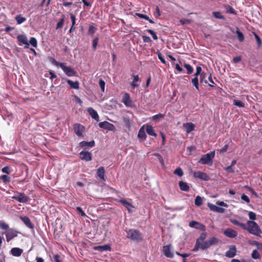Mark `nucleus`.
<instances>
[{
	"instance_id": "59",
	"label": "nucleus",
	"mask_w": 262,
	"mask_h": 262,
	"mask_svg": "<svg viewBox=\"0 0 262 262\" xmlns=\"http://www.w3.org/2000/svg\"><path fill=\"white\" fill-rule=\"evenodd\" d=\"M76 210L79 213H80L81 215L82 216H83V217H85V216H86V214L85 213V212L83 211L82 209L80 207H77L76 208Z\"/></svg>"
},
{
	"instance_id": "42",
	"label": "nucleus",
	"mask_w": 262,
	"mask_h": 262,
	"mask_svg": "<svg viewBox=\"0 0 262 262\" xmlns=\"http://www.w3.org/2000/svg\"><path fill=\"white\" fill-rule=\"evenodd\" d=\"M212 14H213V15L214 16V17L216 18L222 19H224V16L223 15H222V14L220 12H219V11L213 12L212 13Z\"/></svg>"
},
{
	"instance_id": "48",
	"label": "nucleus",
	"mask_w": 262,
	"mask_h": 262,
	"mask_svg": "<svg viewBox=\"0 0 262 262\" xmlns=\"http://www.w3.org/2000/svg\"><path fill=\"white\" fill-rule=\"evenodd\" d=\"M206 75L204 72H202L201 75H200V82L201 83H204L205 84L208 83L207 80L206 79Z\"/></svg>"
},
{
	"instance_id": "2",
	"label": "nucleus",
	"mask_w": 262,
	"mask_h": 262,
	"mask_svg": "<svg viewBox=\"0 0 262 262\" xmlns=\"http://www.w3.org/2000/svg\"><path fill=\"white\" fill-rule=\"evenodd\" d=\"M127 237L133 241H140L142 240V233L136 229H129L127 232Z\"/></svg>"
},
{
	"instance_id": "38",
	"label": "nucleus",
	"mask_w": 262,
	"mask_h": 262,
	"mask_svg": "<svg viewBox=\"0 0 262 262\" xmlns=\"http://www.w3.org/2000/svg\"><path fill=\"white\" fill-rule=\"evenodd\" d=\"M210 246L219 243V240L215 237H212L208 240Z\"/></svg>"
},
{
	"instance_id": "5",
	"label": "nucleus",
	"mask_w": 262,
	"mask_h": 262,
	"mask_svg": "<svg viewBox=\"0 0 262 262\" xmlns=\"http://www.w3.org/2000/svg\"><path fill=\"white\" fill-rule=\"evenodd\" d=\"M193 176L195 179H200L203 181H208L209 177L205 172L201 171H193L192 172Z\"/></svg>"
},
{
	"instance_id": "51",
	"label": "nucleus",
	"mask_w": 262,
	"mask_h": 262,
	"mask_svg": "<svg viewBox=\"0 0 262 262\" xmlns=\"http://www.w3.org/2000/svg\"><path fill=\"white\" fill-rule=\"evenodd\" d=\"M164 117V114H157V115H154V116H152V119L154 121H157L158 120L163 118Z\"/></svg>"
},
{
	"instance_id": "41",
	"label": "nucleus",
	"mask_w": 262,
	"mask_h": 262,
	"mask_svg": "<svg viewBox=\"0 0 262 262\" xmlns=\"http://www.w3.org/2000/svg\"><path fill=\"white\" fill-rule=\"evenodd\" d=\"M81 1L84 4V7L85 6L91 7L93 3V0H82Z\"/></svg>"
},
{
	"instance_id": "35",
	"label": "nucleus",
	"mask_w": 262,
	"mask_h": 262,
	"mask_svg": "<svg viewBox=\"0 0 262 262\" xmlns=\"http://www.w3.org/2000/svg\"><path fill=\"white\" fill-rule=\"evenodd\" d=\"M226 12L228 13H231L234 15H236V12L235 10L230 6H226Z\"/></svg>"
},
{
	"instance_id": "56",
	"label": "nucleus",
	"mask_w": 262,
	"mask_h": 262,
	"mask_svg": "<svg viewBox=\"0 0 262 262\" xmlns=\"http://www.w3.org/2000/svg\"><path fill=\"white\" fill-rule=\"evenodd\" d=\"M99 85L102 90V92H104L105 89V82L102 79H100L99 81Z\"/></svg>"
},
{
	"instance_id": "11",
	"label": "nucleus",
	"mask_w": 262,
	"mask_h": 262,
	"mask_svg": "<svg viewBox=\"0 0 262 262\" xmlns=\"http://www.w3.org/2000/svg\"><path fill=\"white\" fill-rule=\"evenodd\" d=\"M18 232L12 229H8L5 233L6 241L9 242L13 238L17 236Z\"/></svg>"
},
{
	"instance_id": "47",
	"label": "nucleus",
	"mask_w": 262,
	"mask_h": 262,
	"mask_svg": "<svg viewBox=\"0 0 262 262\" xmlns=\"http://www.w3.org/2000/svg\"><path fill=\"white\" fill-rule=\"evenodd\" d=\"M260 257L259 252L257 250H254L252 253V257L254 259H258Z\"/></svg>"
},
{
	"instance_id": "53",
	"label": "nucleus",
	"mask_w": 262,
	"mask_h": 262,
	"mask_svg": "<svg viewBox=\"0 0 262 262\" xmlns=\"http://www.w3.org/2000/svg\"><path fill=\"white\" fill-rule=\"evenodd\" d=\"M99 38L98 37H96L93 40L92 47L94 50H96Z\"/></svg>"
},
{
	"instance_id": "62",
	"label": "nucleus",
	"mask_w": 262,
	"mask_h": 262,
	"mask_svg": "<svg viewBox=\"0 0 262 262\" xmlns=\"http://www.w3.org/2000/svg\"><path fill=\"white\" fill-rule=\"evenodd\" d=\"M143 41L144 42H151L152 40H151L149 36L143 35L142 36Z\"/></svg>"
},
{
	"instance_id": "6",
	"label": "nucleus",
	"mask_w": 262,
	"mask_h": 262,
	"mask_svg": "<svg viewBox=\"0 0 262 262\" xmlns=\"http://www.w3.org/2000/svg\"><path fill=\"white\" fill-rule=\"evenodd\" d=\"M99 127L114 132L116 130L115 125L107 121L101 122L99 123Z\"/></svg>"
},
{
	"instance_id": "39",
	"label": "nucleus",
	"mask_w": 262,
	"mask_h": 262,
	"mask_svg": "<svg viewBox=\"0 0 262 262\" xmlns=\"http://www.w3.org/2000/svg\"><path fill=\"white\" fill-rule=\"evenodd\" d=\"M194 204L196 206H200L202 204V198L198 195L195 199Z\"/></svg>"
},
{
	"instance_id": "33",
	"label": "nucleus",
	"mask_w": 262,
	"mask_h": 262,
	"mask_svg": "<svg viewBox=\"0 0 262 262\" xmlns=\"http://www.w3.org/2000/svg\"><path fill=\"white\" fill-rule=\"evenodd\" d=\"M191 83L193 85L195 88V89L199 91V79L198 77H194L191 80Z\"/></svg>"
},
{
	"instance_id": "30",
	"label": "nucleus",
	"mask_w": 262,
	"mask_h": 262,
	"mask_svg": "<svg viewBox=\"0 0 262 262\" xmlns=\"http://www.w3.org/2000/svg\"><path fill=\"white\" fill-rule=\"evenodd\" d=\"M132 76L133 77V80L131 83V86L135 89L139 86L137 82L139 81V77L138 75H132Z\"/></svg>"
},
{
	"instance_id": "25",
	"label": "nucleus",
	"mask_w": 262,
	"mask_h": 262,
	"mask_svg": "<svg viewBox=\"0 0 262 262\" xmlns=\"http://www.w3.org/2000/svg\"><path fill=\"white\" fill-rule=\"evenodd\" d=\"M23 252V249L19 248H13L11 250L12 255L16 257L20 256Z\"/></svg>"
},
{
	"instance_id": "29",
	"label": "nucleus",
	"mask_w": 262,
	"mask_h": 262,
	"mask_svg": "<svg viewBox=\"0 0 262 262\" xmlns=\"http://www.w3.org/2000/svg\"><path fill=\"white\" fill-rule=\"evenodd\" d=\"M131 101L129 94L128 93H125L122 98V102L126 106H129Z\"/></svg>"
},
{
	"instance_id": "13",
	"label": "nucleus",
	"mask_w": 262,
	"mask_h": 262,
	"mask_svg": "<svg viewBox=\"0 0 262 262\" xmlns=\"http://www.w3.org/2000/svg\"><path fill=\"white\" fill-rule=\"evenodd\" d=\"M118 202L123 205L124 207H125L129 213H132L133 212L132 208H134V207L131 203L128 202L126 200L123 198H121L118 201Z\"/></svg>"
},
{
	"instance_id": "49",
	"label": "nucleus",
	"mask_w": 262,
	"mask_h": 262,
	"mask_svg": "<svg viewBox=\"0 0 262 262\" xmlns=\"http://www.w3.org/2000/svg\"><path fill=\"white\" fill-rule=\"evenodd\" d=\"M49 60L50 61V62L53 64L54 65L57 66V67H59L60 66V64H62V62H59L58 61H57L55 58H54L53 57H50L49 58Z\"/></svg>"
},
{
	"instance_id": "16",
	"label": "nucleus",
	"mask_w": 262,
	"mask_h": 262,
	"mask_svg": "<svg viewBox=\"0 0 262 262\" xmlns=\"http://www.w3.org/2000/svg\"><path fill=\"white\" fill-rule=\"evenodd\" d=\"M236 248L235 246H231L229 249L226 251L225 256L228 258H232L236 255Z\"/></svg>"
},
{
	"instance_id": "28",
	"label": "nucleus",
	"mask_w": 262,
	"mask_h": 262,
	"mask_svg": "<svg viewBox=\"0 0 262 262\" xmlns=\"http://www.w3.org/2000/svg\"><path fill=\"white\" fill-rule=\"evenodd\" d=\"M184 127L186 128V132L189 133L194 129L195 125L192 123L189 122L184 124Z\"/></svg>"
},
{
	"instance_id": "19",
	"label": "nucleus",
	"mask_w": 262,
	"mask_h": 262,
	"mask_svg": "<svg viewBox=\"0 0 262 262\" xmlns=\"http://www.w3.org/2000/svg\"><path fill=\"white\" fill-rule=\"evenodd\" d=\"M163 253L167 257L172 258L173 254L170 251V245H166L163 247Z\"/></svg>"
},
{
	"instance_id": "18",
	"label": "nucleus",
	"mask_w": 262,
	"mask_h": 262,
	"mask_svg": "<svg viewBox=\"0 0 262 262\" xmlns=\"http://www.w3.org/2000/svg\"><path fill=\"white\" fill-rule=\"evenodd\" d=\"M224 234L227 237L230 238L235 237L237 235V232L231 228H228L223 232Z\"/></svg>"
},
{
	"instance_id": "8",
	"label": "nucleus",
	"mask_w": 262,
	"mask_h": 262,
	"mask_svg": "<svg viewBox=\"0 0 262 262\" xmlns=\"http://www.w3.org/2000/svg\"><path fill=\"white\" fill-rule=\"evenodd\" d=\"M79 158L86 162H89L92 159V154L88 151H82L79 153Z\"/></svg>"
},
{
	"instance_id": "54",
	"label": "nucleus",
	"mask_w": 262,
	"mask_h": 262,
	"mask_svg": "<svg viewBox=\"0 0 262 262\" xmlns=\"http://www.w3.org/2000/svg\"><path fill=\"white\" fill-rule=\"evenodd\" d=\"M147 32L149 33L152 37L154 40H157L158 39V37L156 34V33L152 30L148 29L147 30Z\"/></svg>"
},
{
	"instance_id": "24",
	"label": "nucleus",
	"mask_w": 262,
	"mask_h": 262,
	"mask_svg": "<svg viewBox=\"0 0 262 262\" xmlns=\"http://www.w3.org/2000/svg\"><path fill=\"white\" fill-rule=\"evenodd\" d=\"M146 132L147 134L149 136L156 137L157 135V134L155 133V131L153 127L150 125H146Z\"/></svg>"
},
{
	"instance_id": "23",
	"label": "nucleus",
	"mask_w": 262,
	"mask_h": 262,
	"mask_svg": "<svg viewBox=\"0 0 262 262\" xmlns=\"http://www.w3.org/2000/svg\"><path fill=\"white\" fill-rule=\"evenodd\" d=\"M88 112L94 119L97 121L99 120V115L95 110L92 107H89L88 108Z\"/></svg>"
},
{
	"instance_id": "63",
	"label": "nucleus",
	"mask_w": 262,
	"mask_h": 262,
	"mask_svg": "<svg viewBox=\"0 0 262 262\" xmlns=\"http://www.w3.org/2000/svg\"><path fill=\"white\" fill-rule=\"evenodd\" d=\"M241 199L242 200L245 201L247 203H249L250 202V199H249V197L245 194H243L242 195Z\"/></svg>"
},
{
	"instance_id": "15",
	"label": "nucleus",
	"mask_w": 262,
	"mask_h": 262,
	"mask_svg": "<svg viewBox=\"0 0 262 262\" xmlns=\"http://www.w3.org/2000/svg\"><path fill=\"white\" fill-rule=\"evenodd\" d=\"M95 143L94 140L90 142L83 141L79 143V146L84 149H89L95 146Z\"/></svg>"
},
{
	"instance_id": "31",
	"label": "nucleus",
	"mask_w": 262,
	"mask_h": 262,
	"mask_svg": "<svg viewBox=\"0 0 262 262\" xmlns=\"http://www.w3.org/2000/svg\"><path fill=\"white\" fill-rule=\"evenodd\" d=\"M138 137L139 139H141L143 140H145L146 138V135L145 134V132L144 130V126L141 127L139 129L138 134Z\"/></svg>"
},
{
	"instance_id": "9",
	"label": "nucleus",
	"mask_w": 262,
	"mask_h": 262,
	"mask_svg": "<svg viewBox=\"0 0 262 262\" xmlns=\"http://www.w3.org/2000/svg\"><path fill=\"white\" fill-rule=\"evenodd\" d=\"M12 198L20 203H27L29 200V197L26 196L24 193H18V195L13 196Z\"/></svg>"
},
{
	"instance_id": "4",
	"label": "nucleus",
	"mask_w": 262,
	"mask_h": 262,
	"mask_svg": "<svg viewBox=\"0 0 262 262\" xmlns=\"http://www.w3.org/2000/svg\"><path fill=\"white\" fill-rule=\"evenodd\" d=\"M60 67L63 71L64 73L68 76H75L76 72L71 67L66 66L64 63L60 64Z\"/></svg>"
},
{
	"instance_id": "40",
	"label": "nucleus",
	"mask_w": 262,
	"mask_h": 262,
	"mask_svg": "<svg viewBox=\"0 0 262 262\" xmlns=\"http://www.w3.org/2000/svg\"><path fill=\"white\" fill-rule=\"evenodd\" d=\"M233 102L234 105L237 106L239 107H243L245 106L244 103H243V102H242L240 100L234 99V100H233Z\"/></svg>"
},
{
	"instance_id": "57",
	"label": "nucleus",
	"mask_w": 262,
	"mask_h": 262,
	"mask_svg": "<svg viewBox=\"0 0 262 262\" xmlns=\"http://www.w3.org/2000/svg\"><path fill=\"white\" fill-rule=\"evenodd\" d=\"M10 167L9 166H6L2 169V171L3 173L9 174L10 173Z\"/></svg>"
},
{
	"instance_id": "46",
	"label": "nucleus",
	"mask_w": 262,
	"mask_h": 262,
	"mask_svg": "<svg viewBox=\"0 0 262 262\" xmlns=\"http://www.w3.org/2000/svg\"><path fill=\"white\" fill-rule=\"evenodd\" d=\"M96 30L97 28L95 27L92 25H90L88 30V33L91 35H93Z\"/></svg>"
},
{
	"instance_id": "52",
	"label": "nucleus",
	"mask_w": 262,
	"mask_h": 262,
	"mask_svg": "<svg viewBox=\"0 0 262 262\" xmlns=\"http://www.w3.org/2000/svg\"><path fill=\"white\" fill-rule=\"evenodd\" d=\"M0 228L3 230H7L9 226L3 221H0Z\"/></svg>"
},
{
	"instance_id": "21",
	"label": "nucleus",
	"mask_w": 262,
	"mask_h": 262,
	"mask_svg": "<svg viewBox=\"0 0 262 262\" xmlns=\"http://www.w3.org/2000/svg\"><path fill=\"white\" fill-rule=\"evenodd\" d=\"M95 250H97L100 252L111 251L112 248L110 245H104L103 246H96L94 248Z\"/></svg>"
},
{
	"instance_id": "17",
	"label": "nucleus",
	"mask_w": 262,
	"mask_h": 262,
	"mask_svg": "<svg viewBox=\"0 0 262 262\" xmlns=\"http://www.w3.org/2000/svg\"><path fill=\"white\" fill-rule=\"evenodd\" d=\"M20 219L28 228L31 229H34V225L28 216H20Z\"/></svg>"
},
{
	"instance_id": "45",
	"label": "nucleus",
	"mask_w": 262,
	"mask_h": 262,
	"mask_svg": "<svg viewBox=\"0 0 262 262\" xmlns=\"http://www.w3.org/2000/svg\"><path fill=\"white\" fill-rule=\"evenodd\" d=\"M64 16L62 17V18H61L59 21L57 23L56 25V29L61 28L63 25L64 21Z\"/></svg>"
},
{
	"instance_id": "50",
	"label": "nucleus",
	"mask_w": 262,
	"mask_h": 262,
	"mask_svg": "<svg viewBox=\"0 0 262 262\" xmlns=\"http://www.w3.org/2000/svg\"><path fill=\"white\" fill-rule=\"evenodd\" d=\"M30 44L33 47H37V41L35 37H31L30 41H29Z\"/></svg>"
},
{
	"instance_id": "58",
	"label": "nucleus",
	"mask_w": 262,
	"mask_h": 262,
	"mask_svg": "<svg viewBox=\"0 0 262 262\" xmlns=\"http://www.w3.org/2000/svg\"><path fill=\"white\" fill-rule=\"evenodd\" d=\"M248 216L249 219L253 221L256 220V214L252 211H250L249 212Z\"/></svg>"
},
{
	"instance_id": "22",
	"label": "nucleus",
	"mask_w": 262,
	"mask_h": 262,
	"mask_svg": "<svg viewBox=\"0 0 262 262\" xmlns=\"http://www.w3.org/2000/svg\"><path fill=\"white\" fill-rule=\"evenodd\" d=\"M105 169L103 166H101L97 169L96 174L97 177L101 180H104Z\"/></svg>"
},
{
	"instance_id": "7",
	"label": "nucleus",
	"mask_w": 262,
	"mask_h": 262,
	"mask_svg": "<svg viewBox=\"0 0 262 262\" xmlns=\"http://www.w3.org/2000/svg\"><path fill=\"white\" fill-rule=\"evenodd\" d=\"M210 247V245L208 241H206L203 243H201L200 242H199V240H197L193 251H196L198 250L199 248H200L202 250H205L208 249Z\"/></svg>"
},
{
	"instance_id": "32",
	"label": "nucleus",
	"mask_w": 262,
	"mask_h": 262,
	"mask_svg": "<svg viewBox=\"0 0 262 262\" xmlns=\"http://www.w3.org/2000/svg\"><path fill=\"white\" fill-rule=\"evenodd\" d=\"M15 19L17 24H21L26 20V18L22 16L20 14L16 15V16L15 17Z\"/></svg>"
},
{
	"instance_id": "3",
	"label": "nucleus",
	"mask_w": 262,
	"mask_h": 262,
	"mask_svg": "<svg viewBox=\"0 0 262 262\" xmlns=\"http://www.w3.org/2000/svg\"><path fill=\"white\" fill-rule=\"evenodd\" d=\"M214 156L215 151H211L209 153L203 155L198 162L202 164H209L211 165L212 164V160L214 158Z\"/></svg>"
},
{
	"instance_id": "60",
	"label": "nucleus",
	"mask_w": 262,
	"mask_h": 262,
	"mask_svg": "<svg viewBox=\"0 0 262 262\" xmlns=\"http://www.w3.org/2000/svg\"><path fill=\"white\" fill-rule=\"evenodd\" d=\"M180 23L182 25L189 24L191 23V20L188 19H181L180 20Z\"/></svg>"
},
{
	"instance_id": "27",
	"label": "nucleus",
	"mask_w": 262,
	"mask_h": 262,
	"mask_svg": "<svg viewBox=\"0 0 262 262\" xmlns=\"http://www.w3.org/2000/svg\"><path fill=\"white\" fill-rule=\"evenodd\" d=\"M179 185L181 190L184 191H188L190 189V187L188 184L183 181H180L179 182Z\"/></svg>"
},
{
	"instance_id": "44",
	"label": "nucleus",
	"mask_w": 262,
	"mask_h": 262,
	"mask_svg": "<svg viewBox=\"0 0 262 262\" xmlns=\"http://www.w3.org/2000/svg\"><path fill=\"white\" fill-rule=\"evenodd\" d=\"M173 173L179 177H182L184 174L182 169L180 167L177 168L174 170Z\"/></svg>"
},
{
	"instance_id": "43",
	"label": "nucleus",
	"mask_w": 262,
	"mask_h": 262,
	"mask_svg": "<svg viewBox=\"0 0 262 262\" xmlns=\"http://www.w3.org/2000/svg\"><path fill=\"white\" fill-rule=\"evenodd\" d=\"M254 37L255 38V39H256V41L257 42V47H258V48H259L261 45V39L256 33H254Z\"/></svg>"
},
{
	"instance_id": "12",
	"label": "nucleus",
	"mask_w": 262,
	"mask_h": 262,
	"mask_svg": "<svg viewBox=\"0 0 262 262\" xmlns=\"http://www.w3.org/2000/svg\"><path fill=\"white\" fill-rule=\"evenodd\" d=\"M17 39L19 45H25V48H28L29 44L28 42L27 37L25 35L20 34L17 36Z\"/></svg>"
},
{
	"instance_id": "61",
	"label": "nucleus",
	"mask_w": 262,
	"mask_h": 262,
	"mask_svg": "<svg viewBox=\"0 0 262 262\" xmlns=\"http://www.w3.org/2000/svg\"><path fill=\"white\" fill-rule=\"evenodd\" d=\"M206 236H207L206 233L203 232L200 235L199 238L197 240H199V242H200V241L203 242L204 241V239L206 238Z\"/></svg>"
},
{
	"instance_id": "20",
	"label": "nucleus",
	"mask_w": 262,
	"mask_h": 262,
	"mask_svg": "<svg viewBox=\"0 0 262 262\" xmlns=\"http://www.w3.org/2000/svg\"><path fill=\"white\" fill-rule=\"evenodd\" d=\"M209 209L214 212L223 213L225 212V209L222 207H218L212 204H208Z\"/></svg>"
},
{
	"instance_id": "64",
	"label": "nucleus",
	"mask_w": 262,
	"mask_h": 262,
	"mask_svg": "<svg viewBox=\"0 0 262 262\" xmlns=\"http://www.w3.org/2000/svg\"><path fill=\"white\" fill-rule=\"evenodd\" d=\"M136 15L138 16L139 17L141 18H143L146 20L149 19V17L147 16L146 15L143 14H140V13H136Z\"/></svg>"
},
{
	"instance_id": "36",
	"label": "nucleus",
	"mask_w": 262,
	"mask_h": 262,
	"mask_svg": "<svg viewBox=\"0 0 262 262\" xmlns=\"http://www.w3.org/2000/svg\"><path fill=\"white\" fill-rule=\"evenodd\" d=\"M0 179L2 180L3 183L6 184L11 181V178L7 175H2L0 176Z\"/></svg>"
},
{
	"instance_id": "55",
	"label": "nucleus",
	"mask_w": 262,
	"mask_h": 262,
	"mask_svg": "<svg viewBox=\"0 0 262 262\" xmlns=\"http://www.w3.org/2000/svg\"><path fill=\"white\" fill-rule=\"evenodd\" d=\"M157 55L158 57V58L160 60V61L163 63L165 64L166 61L164 59V56L159 52H157Z\"/></svg>"
},
{
	"instance_id": "14",
	"label": "nucleus",
	"mask_w": 262,
	"mask_h": 262,
	"mask_svg": "<svg viewBox=\"0 0 262 262\" xmlns=\"http://www.w3.org/2000/svg\"><path fill=\"white\" fill-rule=\"evenodd\" d=\"M73 129L75 134L78 137H81L84 132V127L79 123H76L73 126Z\"/></svg>"
},
{
	"instance_id": "10",
	"label": "nucleus",
	"mask_w": 262,
	"mask_h": 262,
	"mask_svg": "<svg viewBox=\"0 0 262 262\" xmlns=\"http://www.w3.org/2000/svg\"><path fill=\"white\" fill-rule=\"evenodd\" d=\"M189 226L191 228L199 229L201 231H205L206 230V227L205 225L195 221H192L190 222L189 223Z\"/></svg>"
},
{
	"instance_id": "26",
	"label": "nucleus",
	"mask_w": 262,
	"mask_h": 262,
	"mask_svg": "<svg viewBox=\"0 0 262 262\" xmlns=\"http://www.w3.org/2000/svg\"><path fill=\"white\" fill-rule=\"evenodd\" d=\"M67 83L70 85V88L71 89H79V83L78 81H73L72 80L70 79H68L67 80Z\"/></svg>"
},
{
	"instance_id": "37",
	"label": "nucleus",
	"mask_w": 262,
	"mask_h": 262,
	"mask_svg": "<svg viewBox=\"0 0 262 262\" xmlns=\"http://www.w3.org/2000/svg\"><path fill=\"white\" fill-rule=\"evenodd\" d=\"M184 67L186 69L187 73L188 74H191L193 72V69L191 65H190L189 64L185 63L184 64Z\"/></svg>"
},
{
	"instance_id": "1",
	"label": "nucleus",
	"mask_w": 262,
	"mask_h": 262,
	"mask_svg": "<svg viewBox=\"0 0 262 262\" xmlns=\"http://www.w3.org/2000/svg\"><path fill=\"white\" fill-rule=\"evenodd\" d=\"M247 231L253 235L261 237V230L258 224L254 221H248Z\"/></svg>"
},
{
	"instance_id": "34",
	"label": "nucleus",
	"mask_w": 262,
	"mask_h": 262,
	"mask_svg": "<svg viewBox=\"0 0 262 262\" xmlns=\"http://www.w3.org/2000/svg\"><path fill=\"white\" fill-rule=\"evenodd\" d=\"M236 33L237 35L238 39L239 41L242 42L244 40V36L242 32L238 28L236 30Z\"/></svg>"
}]
</instances>
